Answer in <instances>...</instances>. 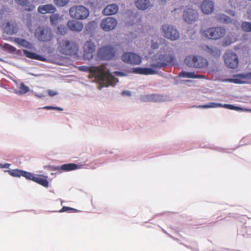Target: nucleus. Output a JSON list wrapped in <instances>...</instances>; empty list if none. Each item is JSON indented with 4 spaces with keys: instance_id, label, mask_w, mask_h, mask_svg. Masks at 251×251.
Masks as SVG:
<instances>
[{
    "instance_id": "obj_35",
    "label": "nucleus",
    "mask_w": 251,
    "mask_h": 251,
    "mask_svg": "<svg viewBox=\"0 0 251 251\" xmlns=\"http://www.w3.org/2000/svg\"><path fill=\"white\" fill-rule=\"evenodd\" d=\"M70 0H54V2L56 5L59 7H62L66 5Z\"/></svg>"
},
{
    "instance_id": "obj_26",
    "label": "nucleus",
    "mask_w": 251,
    "mask_h": 251,
    "mask_svg": "<svg viewBox=\"0 0 251 251\" xmlns=\"http://www.w3.org/2000/svg\"><path fill=\"white\" fill-rule=\"evenodd\" d=\"M180 76L186 78H203L204 77L202 75H195L194 72H188L182 71L179 75Z\"/></svg>"
},
{
    "instance_id": "obj_37",
    "label": "nucleus",
    "mask_w": 251,
    "mask_h": 251,
    "mask_svg": "<svg viewBox=\"0 0 251 251\" xmlns=\"http://www.w3.org/2000/svg\"><path fill=\"white\" fill-rule=\"evenodd\" d=\"M3 48L7 51H9L11 52H14L16 51V49L15 47L8 44H4L3 46Z\"/></svg>"
},
{
    "instance_id": "obj_40",
    "label": "nucleus",
    "mask_w": 251,
    "mask_h": 251,
    "mask_svg": "<svg viewBox=\"0 0 251 251\" xmlns=\"http://www.w3.org/2000/svg\"><path fill=\"white\" fill-rule=\"evenodd\" d=\"M237 76L239 78H233V83L242 84L245 83L244 81L242 80L243 78L239 76V75Z\"/></svg>"
},
{
    "instance_id": "obj_27",
    "label": "nucleus",
    "mask_w": 251,
    "mask_h": 251,
    "mask_svg": "<svg viewBox=\"0 0 251 251\" xmlns=\"http://www.w3.org/2000/svg\"><path fill=\"white\" fill-rule=\"evenodd\" d=\"M15 42L20 46L25 47L28 49H33V45L26 40L20 38H16Z\"/></svg>"
},
{
    "instance_id": "obj_10",
    "label": "nucleus",
    "mask_w": 251,
    "mask_h": 251,
    "mask_svg": "<svg viewBox=\"0 0 251 251\" xmlns=\"http://www.w3.org/2000/svg\"><path fill=\"white\" fill-rule=\"evenodd\" d=\"M121 58L125 63L132 65H139L142 61L140 55L131 52H125L122 55Z\"/></svg>"
},
{
    "instance_id": "obj_19",
    "label": "nucleus",
    "mask_w": 251,
    "mask_h": 251,
    "mask_svg": "<svg viewBox=\"0 0 251 251\" xmlns=\"http://www.w3.org/2000/svg\"><path fill=\"white\" fill-rule=\"evenodd\" d=\"M132 72L136 74L144 75L156 74L157 72L153 69L151 68L137 67L133 68Z\"/></svg>"
},
{
    "instance_id": "obj_21",
    "label": "nucleus",
    "mask_w": 251,
    "mask_h": 251,
    "mask_svg": "<svg viewBox=\"0 0 251 251\" xmlns=\"http://www.w3.org/2000/svg\"><path fill=\"white\" fill-rule=\"evenodd\" d=\"M23 52L24 54L28 58L42 61H46L47 60V59L45 57L27 50H23Z\"/></svg>"
},
{
    "instance_id": "obj_49",
    "label": "nucleus",
    "mask_w": 251,
    "mask_h": 251,
    "mask_svg": "<svg viewBox=\"0 0 251 251\" xmlns=\"http://www.w3.org/2000/svg\"><path fill=\"white\" fill-rule=\"evenodd\" d=\"M122 95L123 96H131V93L129 91L125 90L122 92Z\"/></svg>"
},
{
    "instance_id": "obj_4",
    "label": "nucleus",
    "mask_w": 251,
    "mask_h": 251,
    "mask_svg": "<svg viewBox=\"0 0 251 251\" xmlns=\"http://www.w3.org/2000/svg\"><path fill=\"white\" fill-rule=\"evenodd\" d=\"M185 63L188 66L196 68H205L208 65V61L206 59L198 55L187 56Z\"/></svg>"
},
{
    "instance_id": "obj_28",
    "label": "nucleus",
    "mask_w": 251,
    "mask_h": 251,
    "mask_svg": "<svg viewBox=\"0 0 251 251\" xmlns=\"http://www.w3.org/2000/svg\"><path fill=\"white\" fill-rule=\"evenodd\" d=\"M61 170L63 171H70L78 169V166L75 164H65L61 166Z\"/></svg>"
},
{
    "instance_id": "obj_24",
    "label": "nucleus",
    "mask_w": 251,
    "mask_h": 251,
    "mask_svg": "<svg viewBox=\"0 0 251 251\" xmlns=\"http://www.w3.org/2000/svg\"><path fill=\"white\" fill-rule=\"evenodd\" d=\"M136 7L141 10H145L150 6L149 0H137L135 2Z\"/></svg>"
},
{
    "instance_id": "obj_14",
    "label": "nucleus",
    "mask_w": 251,
    "mask_h": 251,
    "mask_svg": "<svg viewBox=\"0 0 251 251\" xmlns=\"http://www.w3.org/2000/svg\"><path fill=\"white\" fill-rule=\"evenodd\" d=\"M117 22L112 17H107L102 21L100 24L101 28L105 31L113 30L116 26Z\"/></svg>"
},
{
    "instance_id": "obj_7",
    "label": "nucleus",
    "mask_w": 251,
    "mask_h": 251,
    "mask_svg": "<svg viewBox=\"0 0 251 251\" xmlns=\"http://www.w3.org/2000/svg\"><path fill=\"white\" fill-rule=\"evenodd\" d=\"M35 36L40 42H47L52 39L53 35L50 28L48 26H40L36 29Z\"/></svg>"
},
{
    "instance_id": "obj_46",
    "label": "nucleus",
    "mask_w": 251,
    "mask_h": 251,
    "mask_svg": "<svg viewBox=\"0 0 251 251\" xmlns=\"http://www.w3.org/2000/svg\"><path fill=\"white\" fill-rule=\"evenodd\" d=\"M114 74L115 75L118 76H124L126 75L125 73L119 71H116L114 72Z\"/></svg>"
},
{
    "instance_id": "obj_9",
    "label": "nucleus",
    "mask_w": 251,
    "mask_h": 251,
    "mask_svg": "<svg viewBox=\"0 0 251 251\" xmlns=\"http://www.w3.org/2000/svg\"><path fill=\"white\" fill-rule=\"evenodd\" d=\"M116 53L114 48L110 46H105L100 48L97 52L99 58L103 60H110L113 59Z\"/></svg>"
},
{
    "instance_id": "obj_43",
    "label": "nucleus",
    "mask_w": 251,
    "mask_h": 251,
    "mask_svg": "<svg viewBox=\"0 0 251 251\" xmlns=\"http://www.w3.org/2000/svg\"><path fill=\"white\" fill-rule=\"evenodd\" d=\"M239 76L241 77L242 78L251 79V73L247 74H240Z\"/></svg>"
},
{
    "instance_id": "obj_29",
    "label": "nucleus",
    "mask_w": 251,
    "mask_h": 251,
    "mask_svg": "<svg viewBox=\"0 0 251 251\" xmlns=\"http://www.w3.org/2000/svg\"><path fill=\"white\" fill-rule=\"evenodd\" d=\"M19 88V90H15V93L19 95H24L29 91V88L25 86L24 83H20Z\"/></svg>"
},
{
    "instance_id": "obj_34",
    "label": "nucleus",
    "mask_w": 251,
    "mask_h": 251,
    "mask_svg": "<svg viewBox=\"0 0 251 251\" xmlns=\"http://www.w3.org/2000/svg\"><path fill=\"white\" fill-rule=\"evenodd\" d=\"M68 31L67 28L64 25H60L57 27V33L61 35L65 34Z\"/></svg>"
},
{
    "instance_id": "obj_22",
    "label": "nucleus",
    "mask_w": 251,
    "mask_h": 251,
    "mask_svg": "<svg viewBox=\"0 0 251 251\" xmlns=\"http://www.w3.org/2000/svg\"><path fill=\"white\" fill-rule=\"evenodd\" d=\"M204 50L214 57H219L221 53V50L216 47L205 46Z\"/></svg>"
},
{
    "instance_id": "obj_38",
    "label": "nucleus",
    "mask_w": 251,
    "mask_h": 251,
    "mask_svg": "<svg viewBox=\"0 0 251 251\" xmlns=\"http://www.w3.org/2000/svg\"><path fill=\"white\" fill-rule=\"evenodd\" d=\"M160 96L156 94H152L148 95L147 97L148 99L150 100H154V101H157L159 100V97Z\"/></svg>"
},
{
    "instance_id": "obj_2",
    "label": "nucleus",
    "mask_w": 251,
    "mask_h": 251,
    "mask_svg": "<svg viewBox=\"0 0 251 251\" xmlns=\"http://www.w3.org/2000/svg\"><path fill=\"white\" fill-rule=\"evenodd\" d=\"M164 44L159 52L156 53L152 59L151 66L152 68H161L171 62L173 59L172 48L166 44V41L158 35H154L151 38V47L153 49H158L159 44Z\"/></svg>"
},
{
    "instance_id": "obj_1",
    "label": "nucleus",
    "mask_w": 251,
    "mask_h": 251,
    "mask_svg": "<svg viewBox=\"0 0 251 251\" xmlns=\"http://www.w3.org/2000/svg\"><path fill=\"white\" fill-rule=\"evenodd\" d=\"M79 70L91 73L95 79L100 84L98 88L101 90L103 87L114 86L119 81L109 71L107 64H103L100 66H80Z\"/></svg>"
},
{
    "instance_id": "obj_44",
    "label": "nucleus",
    "mask_w": 251,
    "mask_h": 251,
    "mask_svg": "<svg viewBox=\"0 0 251 251\" xmlns=\"http://www.w3.org/2000/svg\"><path fill=\"white\" fill-rule=\"evenodd\" d=\"M218 19L221 21V22H227V17L224 14L220 15Z\"/></svg>"
},
{
    "instance_id": "obj_57",
    "label": "nucleus",
    "mask_w": 251,
    "mask_h": 251,
    "mask_svg": "<svg viewBox=\"0 0 251 251\" xmlns=\"http://www.w3.org/2000/svg\"><path fill=\"white\" fill-rule=\"evenodd\" d=\"M26 24H28V22L27 21V22H26Z\"/></svg>"
},
{
    "instance_id": "obj_53",
    "label": "nucleus",
    "mask_w": 251,
    "mask_h": 251,
    "mask_svg": "<svg viewBox=\"0 0 251 251\" xmlns=\"http://www.w3.org/2000/svg\"><path fill=\"white\" fill-rule=\"evenodd\" d=\"M35 96L39 98H42L45 97V95L42 93H35Z\"/></svg>"
},
{
    "instance_id": "obj_18",
    "label": "nucleus",
    "mask_w": 251,
    "mask_h": 251,
    "mask_svg": "<svg viewBox=\"0 0 251 251\" xmlns=\"http://www.w3.org/2000/svg\"><path fill=\"white\" fill-rule=\"evenodd\" d=\"M56 11L55 7L51 4L40 5L38 7V11L41 14H53Z\"/></svg>"
},
{
    "instance_id": "obj_32",
    "label": "nucleus",
    "mask_w": 251,
    "mask_h": 251,
    "mask_svg": "<svg viewBox=\"0 0 251 251\" xmlns=\"http://www.w3.org/2000/svg\"><path fill=\"white\" fill-rule=\"evenodd\" d=\"M241 28L244 31L251 32V22H244L241 25Z\"/></svg>"
},
{
    "instance_id": "obj_15",
    "label": "nucleus",
    "mask_w": 251,
    "mask_h": 251,
    "mask_svg": "<svg viewBox=\"0 0 251 251\" xmlns=\"http://www.w3.org/2000/svg\"><path fill=\"white\" fill-rule=\"evenodd\" d=\"M200 107L203 108H217V107H224L231 110H234L236 111L242 110V108L239 106H234L231 104H222L220 103L210 102L207 104L200 106Z\"/></svg>"
},
{
    "instance_id": "obj_17",
    "label": "nucleus",
    "mask_w": 251,
    "mask_h": 251,
    "mask_svg": "<svg viewBox=\"0 0 251 251\" xmlns=\"http://www.w3.org/2000/svg\"><path fill=\"white\" fill-rule=\"evenodd\" d=\"M67 26L70 30L76 32H80L83 28V24L82 22L74 20L68 21Z\"/></svg>"
},
{
    "instance_id": "obj_33",
    "label": "nucleus",
    "mask_w": 251,
    "mask_h": 251,
    "mask_svg": "<svg viewBox=\"0 0 251 251\" xmlns=\"http://www.w3.org/2000/svg\"><path fill=\"white\" fill-rule=\"evenodd\" d=\"M23 176L25 177L27 179H29L34 181L36 176V175L33 173L24 171Z\"/></svg>"
},
{
    "instance_id": "obj_50",
    "label": "nucleus",
    "mask_w": 251,
    "mask_h": 251,
    "mask_svg": "<svg viewBox=\"0 0 251 251\" xmlns=\"http://www.w3.org/2000/svg\"><path fill=\"white\" fill-rule=\"evenodd\" d=\"M10 166V164H8V163H5V164L0 163V168H8Z\"/></svg>"
},
{
    "instance_id": "obj_13",
    "label": "nucleus",
    "mask_w": 251,
    "mask_h": 251,
    "mask_svg": "<svg viewBox=\"0 0 251 251\" xmlns=\"http://www.w3.org/2000/svg\"><path fill=\"white\" fill-rule=\"evenodd\" d=\"M183 17L184 21L188 24L195 22L199 17L198 10L192 8L185 9L183 12Z\"/></svg>"
},
{
    "instance_id": "obj_36",
    "label": "nucleus",
    "mask_w": 251,
    "mask_h": 251,
    "mask_svg": "<svg viewBox=\"0 0 251 251\" xmlns=\"http://www.w3.org/2000/svg\"><path fill=\"white\" fill-rule=\"evenodd\" d=\"M235 39L230 38L228 36H226L225 40L223 42V45L224 46H227L230 45L232 43L234 42Z\"/></svg>"
},
{
    "instance_id": "obj_23",
    "label": "nucleus",
    "mask_w": 251,
    "mask_h": 251,
    "mask_svg": "<svg viewBox=\"0 0 251 251\" xmlns=\"http://www.w3.org/2000/svg\"><path fill=\"white\" fill-rule=\"evenodd\" d=\"M50 24L52 25H56L61 22L63 20V16L58 13L54 14L50 16Z\"/></svg>"
},
{
    "instance_id": "obj_3",
    "label": "nucleus",
    "mask_w": 251,
    "mask_h": 251,
    "mask_svg": "<svg viewBox=\"0 0 251 251\" xmlns=\"http://www.w3.org/2000/svg\"><path fill=\"white\" fill-rule=\"evenodd\" d=\"M58 50L63 54L75 55L78 51L79 47L73 41L63 40L59 42Z\"/></svg>"
},
{
    "instance_id": "obj_11",
    "label": "nucleus",
    "mask_w": 251,
    "mask_h": 251,
    "mask_svg": "<svg viewBox=\"0 0 251 251\" xmlns=\"http://www.w3.org/2000/svg\"><path fill=\"white\" fill-rule=\"evenodd\" d=\"M224 58L226 65L230 68L234 69L238 67L239 60L235 53L230 51H226L224 55Z\"/></svg>"
},
{
    "instance_id": "obj_48",
    "label": "nucleus",
    "mask_w": 251,
    "mask_h": 251,
    "mask_svg": "<svg viewBox=\"0 0 251 251\" xmlns=\"http://www.w3.org/2000/svg\"><path fill=\"white\" fill-rule=\"evenodd\" d=\"M247 16L248 19L251 20V5L248 8Z\"/></svg>"
},
{
    "instance_id": "obj_6",
    "label": "nucleus",
    "mask_w": 251,
    "mask_h": 251,
    "mask_svg": "<svg viewBox=\"0 0 251 251\" xmlns=\"http://www.w3.org/2000/svg\"><path fill=\"white\" fill-rule=\"evenodd\" d=\"M226 33L225 28L221 26H217L208 28L203 30V35L211 40H218L223 37Z\"/></svg>"
},
{
    "instance_id": "obj_8",
    "label": "nucleus",
    "mask_w": 251,
    "mask_h": 251,
    "mask_svg": "<svg viewBox=\"0 0 251 251\" xmlns=\"http://www.w3.org/2000/svg\"><path fill=\"white\" fill-rule=\"evenodd\" d=\"M161 32L163 36L172 41H175L179 38V33L176 27L170 24H164L161 26Z\"/></svg>"
},
{
    "instance_id": "obj_39",
    "label": "nucleus",
    "mask_w": 251,
    "mask_h": 251,
    "mask_svg": "<svg viewBox=\"0 0 251 251\" xmlns=\"http://www.w3.org/2000/svg\"><path fill=\"white\" fill-rule=\"evenodd\" d=\"M15 1L23 7L26 6L27 5V0H15Z\"/></svg>"
},
{
    "instance_id": "obj_20",
    "label": "nucleus",
    "mask_w": 251,
    "mask_h": 251,
    "mask_svg": "<svg viewBox=\"0 0 251 251\" xmlns=\"http://www.w3.org/2000/svg\"><path fill=\"white\" fill-rule=\"evenodd\" d=\"M119 10L118 5L116 4H111L107 5L103 10L104 15H110L115 14Z\"/></svg>"
},
{
    "instance_id": "obj_31",
    "label": "nucleus",
    "mask_w": 251,
    "mask_h": 251,
    "mask_svg": "<svg viewBox=\"0 0 251 251\" xmlns=\"http://www.w3.org/2000/svg\"><path fill=\"white\" fill-rule=\"evenodd\" d=\"M7 172L11 176L15 177H20L21 176H23L24 171L19 169H15L8 170Z\"/></svg>"
},
{
    "instance_id": "obj_42",
    "label": "nucleus",
    "mask_w": 251,
    "mask_h": 251,
    "mask_svg": "<svg viewBox=\"0 0 251 251\" xmlns=\"http://www.w3.org/2000/svg\"><path fill=\"white\" fill-rule=\"evenodd\" d=\"M44 109H48V110H51V109H56L58 110L62 111L63 110V109L62 108L59 107H53V106H46L43 107Z\"/></svg>"
},
{
    "instance_id": "obj_51",
    "label": "nucleus",
    "mask_w": 251,
    "mask_h": 251,
    "mask_svg": "<svg viewBox=\"0 0 251 251\" xmlns=\"http://www.w3.org/2000/svg\"><path fill=\"white\" fill-rule=\"evenodd\" d=\"M34 6L32 5H28V7H25V10L27 11H32L34 9Z\"/></svg>"
},
{
    "instance_id": "obj_54",
    "label": "nucleus",
    "mask_w": 251,
    "mask_h": 251,
    "mask_svg": "<svg viewBox=\"0 0 251 251\" xmlns=\"http://www.w3.org/2000/svg\"><path fill=\"white\" fill-rule=\"evenodd\" d=\"M53 170H55V171H59L60 172V173L61 172V166H55L53 168Z\"/></svg>"
},
{
    "instance_id": "obj_45",
    "label": "nucleus",
    "mask_w": 251,
    "mask_h": 251,
    "mask_svg": "<svg viewBox=\"0 0 251 251\" xmlns=\"http://www.w3.org/2000/svg\"><path fill=\"white\" fill-rule=\"evenodd\" d=\"M76 210L75 209L69 207H66L64 206L62 207V208L60 210V212H63L68 211V210Z\"/></svg>"
},
{
    "instance_id": "obj_47",
    "label": "nucleus",
    "mask_w": 251,
    "mask_h": 251,
    "mask_svg": "<svg viewBox=\"0 0 251 251\" xmlns=\"http://www.w3.org/2000/svg\"><path fill=\"white\" fill-rule=\"evenodd\" d=\"M48 94L49 96L51 97H53L58 94L57 92L53 91V90H49Z\"/></svg>"
},
{
    "instance_id": "obj_55",
    "label": "nucleus",
    "mask_w": 251,
    "mask_h": 251,
    "mask_svg": "<svg viewBox=\"0 0 251 251\" xmlns=\"http://www.w3.org/2000/svg\"><path fill=\"white\" fill-rule=\"evenodd\" d=\"M27 17L30 18V16L29 14H28V15H27Z\"/></svg>"
},
{
    "instance_id": "obj_16",
    "label": "nucleus",
    "mask_w": 251,
    "mask_h": 251,
    "mask_svg": "<svg viewBox=\"0 0 251 251\" xmlns=\"http://www.w3.org/2000/svg\"><path fill=\"white\" fill-rule=\"evenodd\" d=\"M214 6V4L212 0H204L201 5V9L203 14L209 15L213 12Z\"/></svg>"
},
{
    "instance_id": "obj_25",
    "label": "nucleus",
    "mask_w": 251,
    "mask_h": 251,
    "mask_svg": "<svg viewBox=\"0 0 251 251\" xmlns=\"http://www.w3.org/2000/svg\"><path fill=\"white\" fill-rule=\"evenodd\" d=\"M4 30L7 34L10 35H12L17 32V28L14 23H7Z\"/></svg>"
},
{
    "instance_id": "obj_56",
    "label": "nucleus",
    "mask_w": 251,
    "mask_h": 251,
    "mask_svg": "<svg viewBox=\"0 0 251 251\" xmlns=\"http://www.w3.org/2000/svg\"><path fill=\"white\" fill-rule=\"evenodd\" d=\"M186 82H189V81H190V80H186Z\"/></svg>"
},
{
    "instance_id": "obj_41",
    "label": "nucleus",
    "mask_w": 251,
    "mask_h": 251,
    "mask_svg": "<svg viewBox=\"0 0 251 251\" xmlns=\"http://www.w3.org/2000/svg\"><path fill=\"white\" fill-rule=\"evenodd\" d=\"M96 25L97 24L95 21H91L88 24L86 28H87V29H88V28H95L96 26Z\"/></svg>"
},
{
    "instance_id": "obj_52",
    "label": "nucleus",
    "mask_w": 251,
    "mask_h": 251,
    "mask_svg": "<svg viewBox=\"0 0 251 251\" xmlns=\"http://www.w3.org/2000/svg\"><path fill=\"white\" fill-rule=\"evenodd\" d=\"M222 81L225 82L233 83V78L225 79L223 80Z\"/></svg>"
},
{
    "instance_id": "obj_30",
    "label": "nucleus",
    "mask_w": 251,
    "mask_h": 251,
    "mask_svg": "<svg viewBox=\"0 0 251 251\" xmlns=\"http://www.w3.org/2000/svg\"><path fill=\"white\" fill-rule=\"evenodd\" d=\"M34 182H36L45 187H48L49 185V182L46 179L40 177L38 175H36Z\"/></svg>"
},
{
    "instance_id": "obj_12",
    "label": "nucleus",
    "mask_w": 251,
    "mask_h": 251,
    "mask_svg": "<svg viewBox=\"0 0 251 251\" xmlns=\"http://www.w3.org/2000/svg\"><path fill=\"white\" fill-rule=\"evenodd\" d=\"M83 48L84 59L88 60L92 59L96 49L95 44L92 41H87L84 44Z\"/></svg>"
},
{
    "instance_id": "obj_5",
    "label": "nucleus",
    "mask_w": 251,
    "mask_h": 251,
    "mask_svg": "<svg viewBox=\"0 0 251 251\" xmlns=\"http://www.w3.org/2000/svg\"><path fill=\"white\" fill-rule=\"evenodd\" d=\"M87 8L82 5H75L69 9V14L71 18L76 20L86 19L89 15Z\"/></svg>"
}]
</instances>
